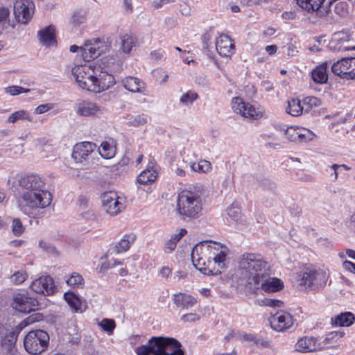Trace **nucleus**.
I'll use <instances>...</instances> for the list:
<instances>
[{"label": "nucleus", "mask_w": 355, "mask_h": 355, "mask_svg": "<svg viewBox=\"0 0 355 355\" xmlns=\"http://www.w3.org/2000/svg\"><path fill=\"white\" fill-rule=\"evenodd\" d=\"M229 249L227 246L211 241H204L196 244L191 251L194 267L206 275L220 273L225 268Z\"/></svg>", "instance_id": "nucleus-1"}, {"label": "nucleus", "mask_w": 355, "mask_h": 355, "mask_svg": "<svg viewBox=\"0 0 355 355\" xmlns=\"http://www.w3.org/2000/svg\"><path fill=\"white\" fill-rule=\"evenodd\" d=\"M270 266L259 254L245 253L239 259L236 274L238 282L253 293L259 288L263 278L270 276Z\"/></svg>", "instance_id": "nucleus-2"}, {"label": "nucleus", "mask_w": 355, "mask_h": 355, "mask_svg": "<svg viewBox=\"0 0 355 355\" xmlns=\"http://www.w3.org/2000/svg\"><path fill=\"white\" fill-rule=\"evenodd\" d=\"M103 64L106 67L105 70L101 66H94V73L86 88L87 91L100 93L115 84V78L112 73L122 69L121 61H115L113 58L105 57L103 58Z\"/></svg>", "instance_id": "nucleus-3"}, {"label": "nucleus", "mask_w": 355, "mask_h": 355, "mask_svg": "<svg viewBox=\"0 0 355 355\" xmlns=\"http://www.w3.org/2000/svg\"><path fill=\"white\" fill-rule=\"evenodd\" d=\"M202 193L200 189L189 187L178 193L177 211L182 218H198L202 214Z\"/></svg>", "instance_id": "nucleus-4"}, {"label": "nucleus", "mask_w": 355, "mask_h": 355, "mask_svg": "<svg viewBox=\"0 0 355 355\" xmlns=\"http://www.w3.org/2000/svg\"><path fill=\"white\" fill-rule=\"evenodd\" d=\"M137 355H184L180 343L174 338L153 336L148 345L136 348Z\"/></svg>", "instance_id": "nucleus-5"}, {"label": "nucleus", "mask_w": 355, "mask_h": 355, "mask_svg": "<svg viewBox=\"0 0 355 355\" xmlns=\"http://www.w3.org/2000/svg\"><path fill=\"white\" fill-rule=\"evenodd\" d=\"M52 194L46 189L34 191H24L17 199V207L24 214L30 216L33 211L49 207Z\"/></svg>", "instance_id": "nucleus-6"}, {"label": "nucleus", "mask_w": 355, "mask_h": 355, "mask_svg": "<svg viewBox=\"0 0 355 355\" xmlns=\"http://www.w3.org/2000/svg\"><path fill=\"white\" fill-rule=\"evenodd\" d=\"M329 277L328 270L311 265L304 267L298 275L300 285L311 290L324 287Z\"/></svg>", "instance_id": "nucleus-7"}, {"label": "nucleus", "mask_w": 355, "mask_h": 355, "mask_svg": "<svg viewBox=\"0 0 355 355\" xmlns=\"http://www.w3.org/2000/svg\"><path fill=\"white\" fill-rule=\"evenodd\" d=\"M49 336L44 330L37 329L29 331L24 339V346L30 354H40L47 348Z\"/></svg>", "instance_id": "nucleus-8"}, {"label": "nucleus", "mask_w": 355, "mask_h": 355, "mask_svg": "<svg viewBox=\"0 0 355 355\" xmlns=\"http://www.w3.org/2000/svg\"><path fill=\"white\" fill-rule=\"evenodd\" d=\"M111 47V42L105 39L92 38L85 41L84 44L80 46V53L83 59L85 62H90L97 58L102 53L109 51Z\"/></svg>", "instance_id": "nucleus-9"}, {"label": "nucleus", "mask_w": 355, "mask_h": 355, "mask_svg": "<svg viewBox=\"0 0 355 355\" xmlns=\"http://www.w3.org/2000/svg\"><path fill=\"white\" fill-rule=\"evenodd\" d=\"M101 199L103 210L112 216H116L125 207L123 198L119 197L114 191L103 193Z\"/></svg>", "instance_id": "nucleus-10"}, {"label": "nucleus", "mask_w": 355, "mask_h": 355, "mask_svg": "<svg viewBox=\"0 0 355 355\" xmlns=\"http://www.w3.org/2000/svg\"><path fill=\"white\" fill-rule=\"evenodd\" d=\"M231 104L234 112L241 114L245 118L258 120L263 116V112L261 111L257 110L253 105L249 103L244 102L240 97L233 98Z\"/></svg>", "instance_id": "nucleus-11"}, {"label": "nucleus", "mask_w": 355, "mask_h": 355, "mask_svg": "<svg viewBox=\"0 0 355 355\" xmlns=\"http://www.w3.org/2000/svg\"><path fill=\"white\" fill-rule=\"evenodd\" d=\"M35 4L31 0H16L14 3V15L16 20L21 24H27L32 18Z\"/></svg>", "instance_id": "nucleus-12"}, {"label": "nucleus", "mask_w": 355, "mask_h": 355, "mask_svg": "<svg viewBox=\"0 0 355 355\" xmlns=\"http://www.w3.org/2000/svg\"><path fill=\"white\" fill-rule=\"evenodd\" d=\"M104 112L103 106L88 100H82L76 106V114L85 117H101Z\"/></svg>", "instance_id": "nucleus-13"}, {"label": "nucleus", "mask_w": 355, "mask_h": 355, "mask_svg": "<svg viewBox=\"0 0 355 355\" xmlns=\"http://www.w3.org/2000/svg\"><path fill=\"white\" fill-rule=\"evenodd\" d=\"M12 306L21 313H28L37 309L38 304L35 298L27 294L17 293L13 297Z\"/></svg>", "instance_id": "nucleus-14"}, {"label": "nucleus", "mask_w": 355, "mask_h": 355, "mask_svg": "<svg viewBox=\"0 0 355 355\" xmlns=\"http://www.w3.org/2000/svg\"><path fill=\"white\" fill-rule=\"evenodd\" d=\"M19 185L24 191H40L46 189L44 178L36 174L21 176L19 180Z\"/></svg>", "instance_id": "nucleus-15"}, {"label": "nucleus", "mask_w": 355, "mask_h": 355, "mask_svg": "<svg viewBox=\"0 0 355 355\" xmlns=\"http://www.w3.org/2000/svg\"><path fill=\"white\" fill-rule=\"evenodd\" d=\"M71 73L79 87L86 89L94 73V67L87 64L76 65L73 67Z\"/></svg>", "instance_id": "nucleus-16"}, {"label": "nucleus", "mask_w": 355, "mask_h": 355, "mask_svg": "<svg viewBox=\"0 0 355 355\" xmlns=\"http://www.w3.org/2000/svg\"><path fill=\"white\" fill-rule=\"evenodd\" d=\"M31 288L36 293L51 295L54 293L55 287L53 278L46 275L34 280L31 285Z\"/></svg>", "instance_id": "nucleus-17"}, {"label": "nucleus", "mask_w": 355, "mask_h": 355, "mask_svg": "<svg viewBox=\"0 0 355 355\" xmlns=\"http://www.w3.org/2000/svg\"><path fill=\"white\" fill-rule=\"evenodd\" d=\"M269 320L271 327L277 331H284L293 324L291 315L284 311H277Z\"/></svg>", "instance_id": "nucleus-18"}, {"label": "nucleus", "mask_w": 355, "mask_h": 355, "mask_svg": "<svg viewBox=\"0 0 355 355\" xmlns=\"http://www.w3.org/2000/svg\"><path fill=\"white\" fill-rule=\"evenodd\" d=\"M352 58H343L331 66L332 72L344 79H352V67L355 66Z\"/></svg>", "instance_id": "nucleus-19"}, {"label": "nucleus", "mask_w": 355, "mask_h": 355, "mask_svg": "<svg viewBox=\"0 0 355 355\" xmlns=\"http://www.w3.org/2000/svg\"><path fill=\"white\" fill-rule=\"evenodd\" d=\"M216 49L222 57H231L235 52L234 42L226 34H221L216 40Z\"/></svg>", "instance_id": "nucleus-20"}, {"label": "nucleus", "mask_w": 355, "mask_h": 355, "mask_svg": "<svg viewBox=\"0 0 355 355\" xmlns=\"http://www.w3.org/2000/svg\"><path fill=\"white\" fill-rule=\"evenodd\" d=\"M158 166L154 159L150 160L146 169L141 171L137 178V184L148 185L154 182L157 178Z\"/></svg>", "instance_id": "nucleus-21"}, {"label": "nucleus", "mask_w": 355, "mask_h": 355, "mask_svg": "<svg viewBox=\"0 0 355 355\" xmlns=\"http://www.w3.org/2000/svg\"><path fill=\"white\" fill-rule=\"evenodd\" d=\"M96 146L93 142L83 141L73 146L72 157L77 162H82L94 150Z\"/></svg>", "instance_id": "nucleus-22"}, {"label": "nucleus", "mask_w": 355, "mask_h": 355, "mask_svg": "<svg viewBox=\"0 0 355 355\" xmlns=\"http://www.w3.org/2000/svg\"><path fill=\"white\" fill-rule=\"evenodd\" d=\"M295 349L303 353L311 352L320 349L321 344L315 337L304 336L298 340Z\"/></svg>", "instance_id": "nucleus-23"}, {"label": "nucleus", "mask_w": 355, "mask_h": 355, "mask_svg": "<svg viewBox=\"0 0 355 355\" xmlns=\"http://www.w3.org/2000/svg\"><path fill=\"white\" fill-rule=\"evenodd\" d=\"M284 287L283 282L277 277H270L268 276L266 278H263V280H261L259 288L257 291V293L259 290H261L266 293H275L279 291Z\"/></svg>", "instance_id": "nucleus-24"}, {"label": "nucleus", "mask_w": 355, "mask_h": 355, "mask_svg": "<svg viewBox=\"0 0 355 355\" xmlns=\"http://www.w3.org/2000/svg\"><path fill=\"white\" fill-rule=\"evenodd\" d=\"M172 300L173 303L178 307L184 309L191 308L198 302V300L196 297L184 293L173 294L172 296Z\"/></svg>", "instance_id": "nucleus-25"}, {"label": "nucleus", "mask_w": 355, "mask_h": 355, "mask_svg": "<svg viewBox=\"0 0 355 355\" xmlns=\"http://www.w3.org/2000/svg\"><path fill=\"white\" fill-rule=\"evenodd\" d=\"M124 88L132 93H144L145 83L139 78L127 76L122 80Z\"/></svg>", "instance_id": "nucleus-26"}, {"label": "nucleus", "mask_w": 355, "mask_h": 355, "mask_svg": "<svg viewBox=\"0 0 355 355\" xmlns=\"http://www.w3.org/2000/svg\"><path fill=\"white\" fill-rule=\"evenodd\" d=\"M64 299L74 313H83L86 310L83 300L73 292H66Z\"/></svg>", "instance_id": "nucleus-27"}, {"label": "nucleus", "mask_w": 355, "mask_h": 355, "mask_svg": "<svg viewBox=\"0 0 355 355\" xmlns=\"http://www.w3.org/2000/svg\"><path fill=\"white\" fill-rule=\"evenodd\" d=\"M55 29L52 25L45 27L37 32L40 43L44 46H50L56 43Z\"/></svg>", "instance_id": "nucleus-28"}, {"label": "nucleus", "mask_w": 355, "mask_h": 355, "mask_svg": "<svg viewBox=\"0 0 355 355\" xmlns=\"http://www.w3.org/2000/svg\"><path fill=\"white\" fill-rule=\"evenodd\" d=\"M17 339V334L15 331L9 332L2 340V350L6 355H14L15 350V343Z\"/></svg>", "instance_id": "nucleus-29"}, {"label": "nucleus", "mask_w": 355, "mask_h": 355, "mask_svg": "<svg viewBox=\"0 0 355 355\" xmlns=\"http://www.w3.org/2000/svg\"><path fill=\"white\" fill-rule=\"evenodd\" d=\"M136 240V235L133 233L126 234L117 242L114 246L116 254L127 252Z\"/></svg>", "instance_id": "nucleus-30"}, {"label": "nucleus", "mask_w": 355, "mask_h": 355, "mask_svg": "<svg viewBox=\"0 0 355 355\" xmlns=\"http://www.w3.org/2000/svg\"><path fill=\"white\" fill-rule=\"evenodd\" d=\"M345 336V332L343 331H333L326 334L321 344V349L329 348L336 346L338 340Z\"/></svg>", "instance_id": "nucleus-31"}, {"label": "nucleus", "mask_w": 355, "mask_h": 355, "mask_svg": "<svg viewBox=\"0 0 355 355\" xmlns=\"http://www.w3.org/2000/svg\"><path fill=\"white\" fill-rule=\"evenodd\" d=\"M332 320V324L335 326L349 327L353 324L355 318L351 312L341 313Z\"/></svg>", "instance_id": "nucleus-32"}, {"label": "nucleus", "mask_w": 355, "mask_h": 355, "mask_svg": "<svg viewBox=\"0 0 355 355\" xmlns=\"http://www.w3.org/2000/svg\"><path fill=\"white\" fill-rule=\"evenodd\" d=\"M137 44V37L131 34H125L121 37V49L125 53H130Z\"/></svg>", "instance_id": "nucleus-33"}, {"label": "nucleus", "mask_w": 355, "mask_h": 355, "mask_svg": "<svg viewBox=\"0 0 355 355\" xmlns=\"http://www.w3.org/2000/svg\"><path fill=\"white\" fill-rule=\"evenodd\" d=\"M286 112L293 116H298L303 113L304 107L298 98H291L288 100Z\"/></svg>", "instance_id": "nucleus-34"}, {"label": "nucleus", "mask_w": 355, "mask_h": 355, "mask_svg": "<svg viewBox=\"0 0 355 355\" xmlns=\"http://www.w3.org/2000/svg\"><path fill=\"white\" fill-rule=\"evenodd\" d=\"M312 79L316 83L323 84L327 81V67L321 64L315 67L311 73Z\"/></svg>", "instance_id": "nucleus-35"}, {"label": "nucleus", "mask_w": 355, "mask_h": 355, "mask_svg": "<svg viewBox=\"0 0 355 355\" xmlns=\"http://www.w3.org/2000/svg\"><path fill=\"white\" fill-rule=\"evenodd\" d=\"M187 231L186 229L182 228L180 230L179 233L171 236L170 240H168L164 246V252L166 253H171L176 248L178 242L187 234Z\"/></svg>", "instance_id": "nucleus-36"}, {"label": "nucleus", "mask_w": 355, "mask_h": 355, "mask_svg": "<svg viewBox=\"0 0 355 355\" xmlns=\"http://www.w3.org/2000/svg\"><path fill=\"white\" fill-rule=\"evenodd\" d=\"M20 120H27L30 122L33 121V117L30 115L29 112L25 110H20L14 112L7 119V122L15 123Z\"/></svg>", "instance_id": "nucleus-37"}, {"label": "nucleus", "mask_w": 355, "mask_h": 355, "mask_svg": "<svg viewBox=\"0 0 355 355\" xmlns=\"http://www.w3.org/2000/svg\"><path fill=\"white\" fill-rule=\"evenodd\" d=\"M149 119V116L146 114L132 115L128 119L127 125L136 128L143 126L148 122Z\"/></svg>", "instance_id": "nucleus-38"}, {"label": "nucleus", "mask_w": 355, "mask_h": 355, "mask_svg": "<svg viewBox=\"0 0 355 355\" xmlns=\"http://www.w3.org/2000/svg\"><path fill=\"white\" fill-rule=\"evenodd\" d=\"M99 154L105 159L112 158L116 153V148L108 141H103L101 143L98 148Z\"/></svg>", "instance_id": "nucleus-39"}, {"label": "nucleus", "mask_w": 355, "mask_h": 355, "mask_svg": "<svg viewBox=\"0 0 355 355\" xmlns=\"http://www.w3.org/2000/svg\"><path fill=\"white\" fill-rule=\"evenodd\" d=\"M190 168L193 171L198 173H207L211 168V163L205 159L198 162H190Z\"/></svg>", "instance_id": "nucleus-40"}, {"label": "nucleus", "mask_w": 355, "mask_h": 355, "mask_svg": "<svg viewBox=\"0 0 355 355\" xmlns=\"http://www.w3.org/2000/svg\"><path fill=\"white\" fill-rule=\"evenodd\" d=\"M304 112H309L311 109L321 105V100L315 96H306L303 101Z\"/></svg>", "instance_id": "nucleus-41"}, {"label": "nucleus", "mask_w": 355, "mask_h": 355, "mask_svg": "<svg viewBox=\"0 0 355 355\" xmlns=\"http://www.w3.org/2000/svg\"><path fill=\"white\" fill-rule=\"evenodd\" d=\"M28 275L26 270L20 269L15 271L12 275H10V282L15 285H19L22 284L25 280L27 279Z\"/></svg>", "instance_id": "nucleus-42"}, {"label": "nucleus", "mask_w": 355, "mask_h": 355, "mask_svg": "<svg viewBox=\"0 0 355 355\" xmlns=\"http://www.w3.org/2000/svg\"><path fill=\"white\" fill-rule=\"evenodd\" d=\"M198 98V94L196 92L189 90L182 95L180 101L182 105L189 106L191 105Z\"/></svg>", "instance_id": "nucleus-43"}, {"label": "nucleus", "mask_w": 355, "mask_h": 355, "mask_svg": "<svg viewBox=\"0 0 355 355\" xmlns=\"http://www.w3.org/2000/svg\"><path fill=\"white\" fill-rule=\"evenodd\" d=\"M98 326L108 335H112L116 327V323L112 319L104 318L98 322Z\"/></svg>", "instance_id": "nucleus-44"}, {"label": "nucleus", "mask_w": 355, "mask_h": 355, "mask_svg": "<svg viewBox=\"0 0 355 355\" xmlns=\"http://www.w3.org/2000/svg\"><path fill=\"white\" fill-rule=\"evenodd\" d=\"M66 283L69 286L78 287L84 283L83 277L78 272H72L66 279Z\"/></svg>", "instance_id": "nucleus-45"}, {"label": "nucleus", "mask_w": 355, "mask_h": 355, "mask_svg": "<svg viewBox=\"0 0 355 355\" xmlns=\"http://www.w3.org/2000/svg\"><path fill=\"white\" fill-rule=\"evenodd\" d=\"M299 143L308 142L313 140L315 137V134L309 129L299 127Z\"/></svg>", "instance_id": "nucleus-46"}, {"label": "nucleus", "mask_w": 355, "mask_h": 355, "mask_svg": "<svg viewBox=\"0 0 355 355\" xmlns=\"http://www.w3.org/2000/svg\"><path fill=\"white\" fill-rule=\"evenodd\" d=\"M25 230V228L19 218H14L12 222V231L15 236H21Z\"/></svg>", "instance_id": "nucleus-47"}, {"label": "nucleus", "mask_w": 355, "mask_h": 355, "mask_svg": "<svg viewBox=\"0 0 355 355\" xmlns=\"http://www.w3.org/2000/svg\"><path fill=\"white\" fill-rule=\"evenodd\" d=\"M5 92L11 96H16L23 93H28L30 89L24 88L21 86L12 85L5 88Z\"/></svg>", "instance_id": "nucleus-48"}, {"label": "nucleus", "mask_w": 355, "mask_h": 355, "mask_svg": "<svg viewBox=\"0 0 355 355\" xmlns=\"http://www.w3.org/2000/svg\"><path fill=\"white\" fill-rule=\"evenodd\" d=\"M85 19V12L84 10H78L73 13L71 21L73 25L78 26L83 24Z\"/></svg>", "instance_id": "nucleus-49"}, {"label": "nucleus", "mask_w": 355, "mask_h": 355, "mask_svg": "<svg viewBox=\"0 0 355 355\" xmlns=\"http://www.w3.org/2000/svg\"><path fill=\"white\" fill-rule=\"evenodd\" d=\"M352 39V35L345 31H342L340 32H337L334 34L333 40L334 41L343 43L345 42H349Z\"/></svg>", "instance_id": "nucleus-50"}, {"label": "nucleus", "mask_w": 355, "mask_h": 355, "mask_svg": "<svg viewBox=\"0 0 355 355\" xmlns=\"http://www.w3.org/2000/svg\"><path fill=\"white\" fill-rule=\"evenodd\" d=\"M299 127H290L286 130L285 135L288 139L293 142H298L299 140Z\"/></svg>", "instance_id": "nucleus-51"}, {"label": "nucleus", "mask_w": 355, "mask_h": 355, "mask_svg": "<svg viewBox=\"0 0 355 355\" xmlns=\"http://www.w3.org/2000/svg\"><path fill=\"white\" fill-rule=\"evenodd\" d=\"M123 262L116 259H112L103 263L100 267L99 271L101 272H103L109 269L115 268L118 266L122 265Z\"/></svg>", "instance_id": "nucleus-52"}, {"label": "nucleus", "mask_w": 355, "mask_h": 355, "mask_svg": "<svg viewBox=\"0 0 355 355\" xmlns=\"http://www.w3.org/2000/svg\"><path fill=\"white\" fill-rule=\"evenodd\" d=\"M335 12L343 17L347 14L348 12V4L346 1H342L336 3L334 7Z\"/></svg>", "instance_id": "nucleus-53"}, {"label": "nucleus", "mask_w": 355, "mask_h": 355, "mask_svg": "<svg viewBox=\"0 0 355 355\" xmlns=\"http://www.w3.org/2000/svg\"><path fill=\"white\" fill-rule=\"evenodd\" d=\"M153 75L161 83H166L168 78V74L162 69H156L153 71Z\"/></svg>", "instance_id": "nucleus-54"}, {"label": "nucleus", "mask_w": 355, "mask_h": 355, "mask_svg": "<svg viewBox=\"0 0 355 355\" xmlns=\"http://www.w3.org/2000/svg\"><path fill=\"white\" fill-rule=\"evenodd\" d=\"M53 107H54L53 103H49L41 104L35 108V113L37 114H42L46 113V112L52 110Z\"/></svg>", "instance_id": "nucleus-55"}, {"label": "nucleus", "mask_w": 355, "mask_h": 355, "mask_svg": "<svg viewBox=\"0 0 355 355\" xmlns=\"http://www.w3.org/2000/svg\"><path fill=\"white\" fill-rule=\"evenodd\" d=\"M39 246L44 251H46L48 253L51 254H55L56 253V249L55 246H53L51 243L45 241H41L39 243Z\"/></svg>", "instance_id": "nucleus-56"}, {"label": "nucleus", "mask_w": 355, "mask_h": 355, "mask_svg": "<svg viewBox=\"0 0 355 355\" xmlns=\"http://www.w3.org/2000/svg\"><path fill=\"white\" fill-rule=\"evenodd\" d=\"M282 304L283 302L278 300L265 298L262 300L261 305L270 307H280Z\"/></svg>", "instance_id": "nucleus-57"}, {"label": "nucleus", "mask_w": 355, "mask_h": 355, "mask_svg": "<svg viewBox=\"0 0 355 355\" xmlns=\"http://www.w3.org/2000/svg\"><path fill=\"white\" fill-rule=\"evenodd\" d=\"M239 340L245 341L252 343H259V339L251 334H240Z\"/></svg>", "instance_id": "nucleus-58"}, {"label": "nucleus", "mask_w": 355, "mask_h": 355, "mask_svg": "<svg viewBox=\"0 0 355 355\" xmlns=\"http://www.w3.org/2000/svg\"><path fill=\"white\" fill-rule=\"evenodd\" d=\"M158 274L162 278L167 279L172 274V268L168 266H162L159 269Z\"/></svg>", "instance_id": "nucleus-59"}, {"label": "nucleus", "mask_w": 355, "mask_h": 355, "mask_svg": "<svg viewBox=\"0 0 355 355\" xmlns=\"http://www.w3.org/2000/svg\"><path fill=\"white\" fill-rule=\"evenodd\" d=\"M228 216L234 220H238L240 216V210L235 207H229L227 210Z\"/></svg>", "instance_id": "nucleus-60"}, {"label": "nucleus", "mask_w": 355, "mask_h": 355, "mask_svg": "<svg viewBox=\"0 0 355 355\" xmlns=\"http://www.w3.org/2000/svg\"><path fill=\"white\" fill-rule=\"evenodd\" d=\"M181 320L184 322H195L200 319V317L196 313H187L181 316Z\"/></svg>", "instance_id": "nucleus-61"}, {"label": "nucleus", "mask_w": 355, "mask_h": 355, "mask_svg": "<svg viewBox=\"0 0 355 355\" xmlns=\"http://www.w3.org/2000/svg\"><path fill=\"white\" fill-rule=\"evenodd\" d=\"M80 216L83 218H84L87 220H93L96 218L94 211L91 209H88V210L81 213Z\"/></svg>", "instance_id": "nucleus-62"}, {"label": "nucleus", "mask_w": 355, "mask_h": 355, "mask_svg": "<svg viewBox=\"0 0 355 355\" xmlns=\"http://www.w3.org/2000/svg\"><path fill=\"white\" fill-rule=\"evenodd\" d=\"M10 12L7 7L0 6V22L6 20L9 16Z\"/></svg>", "instance_id": "nucleus-63"}, {"label": "nucleus", "mask_w": 355, "mask_h": 355, "mask_svg": "<svg viewBox=\"0 0 355 355\" xmlns=\"http://www.w3.org/2000/svg\"><path fill=\"white\" fill-rule=\"evenodd\" d=\"M343 267L346 270H347L352 272H354L355 274V263H353L350 261L346 260V261H343Z\"/></svg>", "instance_id": "nucleus-64"}]
</instances>
